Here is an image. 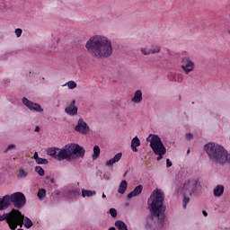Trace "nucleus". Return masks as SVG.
<instances>
[{
  "label": "nucleus",
  "instance_id": "26",
  "mask_svg": "<svg viewBox=\"0 0 230 230\" xmlns=\"http://www.w3.org/2000/svg\"><path fill=\"white\" fill-rule=\"evenodd\" d=\"M100 146H93V161H95V159H98V157H100Z\"/></svg>",
  "mask_w": 230,
  "mask_h": 230
},
{
  "label": "nucleus",
  "instance_id": "13",
  "mask_svg": "<svg viewBox=\"0 0 230 230\" xmlns=\"http://www.w3.org/2000/svg\"><path fill=\"white\" fill-rule=\"evenodd\" d=\"M141 53L142 55H146V56L155 55V53H161V47L157 45H152L148 50H146V49L145 48H142Z\"/></svg>",
  "mask_w": 230,
  "mask_h": 230
},
{
  "label": "nucleus",
  "instance_id": "10",
  "mask_svg": "<svg viewBox=\"0 0 230 230\" xmlns=\"http://www.w3.org/2000/svg\"><path fill=\"white\" fill-rule=\"evenodd\" d=\"M22 102L23 105H25V107H28L30 111H32V112H40V114L44 112V109H42V106H40V104L28 100V98L26 97H23L22 99Z\"/></svg>",
  "mask_w": 230,
  "mask_h": 230
},
{
  "label": "nucleus",
  "instance_id": "20",
  "mask_svg": "<svg viewBox=\"0 0 230 230\" xmlns=\"http://www.w3.org/2000/svg\"><path fill=\"white\" fill-rule=\"evenodd\" d=\"M128 186V182H127V180H123L119 186L118 193H120V195H125Z\"/></svg>",
  "mask_w": 230,
  "mask_h": 230
},
{
  "label": "nucleus",
  "instance_id": "27",
  "mask_svg": "<svg viewBox=\"0 0 230 230\" xmlns=\"http://www.w3.org/2000/svg\"><path fill=\"white\" fill-rule=\"evenodd\" d=\"M28 175V172L24 171V169H20L17 174V179H26Z\"/></svg>",
  "mask_w": 230,
  "mask_h": 230
},
{
  "label": "nucleus",
  "instance_id": "50",
  "mask_svg": "<svg viewBox=\"0 0 230 230\" xmlns=\"http://www.w3.org/2000/svg\"><path fill=\"white\" fill-rule=\"evenodd\" d=\"M195 103V102H192V105Z\"/></svg>",
  "mask_w": 230,
  "mask_h": 230
},
{
  "label": "nucleus",
  "instance_id": "18",
  "mask_svg": "<svg viewBox=\"0 0 230 230\" xmlns=\"http://www.w3.org/2000/svg\"><path fill=\"white\" fill-rule=\"evenodd\" d=\"M65 112L68 114V116H76L78 114V107L68 106L65 109Z\"/></svg>",
  "mask_w": 230,
  "mask_h": 230
},
{
  "label": "nucleus",
  "instance_id": "39",
  "mask_svg": "<svg viewBox=\"0 0 230 230\" xmlns=\"http://www.w3.org/2000/svg\"><path fill=\"white\" fill-rule=\"evenodd\" d=\"M186 137H187V139H189V141H190V139H193V134L188 133V134H186Z\"/></svg>",
  "mask_w": 230,
  "mask_h": 230
},
{
  "label": "nucleus",
  "instance_id": "35",
  "mask_svg": "<svg viewBox=\"0 0 230 230\" xmlns=\"http://www.w3.org/2000/svg\"><path fill=\"white\" fill-rule=\"evenodd\" d=\"M14 33H15L16 37L19 39V37H21V35H22V29H21V28L15 29Z\"/></svg>",
  "mask_w": 230,
  "mask_h": 230
},
{
  "label": "nucleus",
  "instance_id": "47",
  "mask_svg": "<svg viewBox=\"0 0 230 230\" xmlns=\"http://www.w3.org/2000/svg\"><path fill=\"white\" fill-rule=\"evenodd\" d=\"M102 199H107V196L105 195V193H102Z\"/></svg>",
  "mask_w": 230,
  "mask_h": 230
},
{
  "label": "nucleus",
  "instance_id": "19",
  "mask_svg": "<svg viewBox=\"0 0 230 230\" xmlns=\"http://www.w3.org/2000/svg\"><path fill=\"white\" fill-rule=\"evenodd\" d=\"M137 146H141V140H139V137H135L131 140V150L137 152Z\"/></svg>",
  "mask_w": 230,
  "mask_h": 230
},
{
  "label": "nucleus",
  "instance_id": "38",
  "mask_svg": "<svg viewBox=\"0 0 230 230\" xmlns=\"http://www.w3.org/2000/svg\"><path fill=\"white\" fill-rule=\"evenodd\" d=\"M173 164L170 161V158H167L166 159V167L167 168H172V165Z\"/></svg>",
  "mask_w": 230,
  "mask_h": 230
},
{
  "label": "nucleus",
  "instance_id": "52",
  "mask_svg": "<svg viewBox=\"0 0 230 230\" xmlns=\"http://www.w3.org/2000/svg\"><path fill=\"white\" fill-rule=\"evenodd\" d=\"M106 179H107V181H109V177H107Z\"/></svg>",
  "mask_w": 230,
  "mask_h": 230
},
{
  "label": "nucleus",
  "instance_id": "49",
  "mask_svg": "<svg viewBox=\"0 0 230 230\" xmlns=\"http://www.w3.org/2000/svg\"><path fill=\"white\" fill-rule=\"evenodd\" d=\"M127 173H128V171L124 173V177H125V175H127Z\"/></svg>",
  "mask_w": 230,
  "mask_h": 230
},
{
  "label": "nucleus",
  "instance_id": "32",
  "mask_svg": "<svg viewBox=\"0 0 230 230\" xmlns=\"http://www.w3.org/2000/svg\"><path fill=\"white\" fill-rule=\"evenodd\" d=\"M188 204H190V197L183 196V209H186Z\"/></svg>",
  "mask_w": 230,
  "mask_h": 230
},
{
  "label": "nucleus",
  "instance_id": "21",
  "mask_svg": "<svg viewBox=\"0 0 230 230\" xmlns=\"http://www.w3.org/2000/svg\"><path fill=\"white\" fill-rule=\"evenodd\" d=\"M214 197H222L224 195V185H217L213 190Z\"/></svg>",
  "mask_w": 230,
  "mask_h": 230
},
{
  "label": "nucleus",
  "instance_id": "33",
  "mask_svg": "<svg viewBox=\"0 0 230 230\" xmlns=\"http://www.w3.org/2000/svg\"><path fill=\"white\" fill-rule=\"evenodd\" d=\"M68 89H76V84L75 81H69L66 83Z\"/></svg>",
  "mask_w": 230,
  "mask_h": 230
},
{
  "label": "nucleus",
  "instance_id": "22",
  "mask_svg": "<svg viewBox=\"0 0 230 230\" xmlns=\"http://www.w3.org/2000/svg\"><path fill=\"white\" fill-rule=\"evenodd\" d=\"M115 227L119 230H128L127 224L121 220H118L115 222Z\"/></svg>",
  "mask_w": 230,
  "mask_h": 230
},
{
  "label": "nucleus",
  "instance_id": "7",
  "mask_svg": "<svg viewBox=\"0 0 230 230\" xmlns=\"http://www.w3.org/2000/svg\"><path fill=\"white\" fill-rule=\"evenodd\" d=\"M200 183L197 180H189L178 189V193L185 197L187 193H198Z\"/></svg>",
  "mask_w": 230,
  "mask_h": 230
},
{
  "label": "nucleus",
  "instance_id": "37",
  "mask_svg": "<svg viewBox=\"0 0 230 230\" xmlns=\"http://www.w3.org/2000/svg\"><path fill=\"white\" fill-rule=\"evenodd\" d=\"M164 155H166V153H160V154H156V155H158L156 157L157 161H161V159H163V157H164Z\"/></svg>",
  "mask_w": 230,
  "mask_h": 230
},
{
  "label": "nucleus",
  "instance_id": "14",
  "mask_svg": "<svg viewBox=\"0 0 230 230\" xmlns=\"http://www.w3.org/2000/svg\"><path fill=\"white\" fill-rule=\"evenodd\" d=\"M9 206H12L10 195H5L3 198H0V211H4V209H8Z\"/></svg>",
  "mask_w": 230,
  "mask_h": 230
},
{
  "label": "nucleus",
  "instance_id": "42",
  "mask_svg": "<svg viewBox=\"0 0 230 230\" xmlns=\"http://www.w3.org/2000/svg\"><path fill=\"white\" fill-rule=\"evenodd\" d=\"M34 132H40V127L36 126Z\"/></svg>",
  "mask_w": 230,
  "mask_h": 230
},
{
  "label": "nucleus",
  "instance_id": "53",
  "mask_svg": "<svg viewBox=\"0 0 230 230\" xmlns=\"http://www.w3.org/2000/svg\"><path fill=\"white\" fill-rule=\"evenodd\" d=\"M126 206H128V204H126Z\"/></svg>",
  "mask_w": 230,
  "mask_h": 230
},
{
  "label": "nucleus",
  "instance_id": "34",
  "mask_svg": "<svg viewBox=\"0 0 230 230\" xmlns=\"http://www.w3.org/2000/svg\"><path fill=\"white\" fill-rule=\"evenodd\" d=\"M109 213L112 218H116V217H118V211L116 208H110Z\"/></svg>",
  "mask_w": 230,
  "mask_h": 230
},
{
  "label": "nucleus",
  "instance_id": "15",
  "mask_svg": "<svg viewBox=\"0 0 230 230\" xmlns=\"http://www.w3.org/2000/svg\"><path fill=\"white\" fill-rule=\"evenodd\" d=\"M121 157H123V153H118L112 158L106 162L105 166L112 168L114 164H116V163H119Z\"/></svg>",
  "mask_w": 230,
  "mask_h": 230
},
{
  "label": "nucleus",
  "instance_id": "17",
  "mask_svg": "<svg viewBox=\"0 0 230 230\" xmlns=\"http://www.w3.org/2000/svg\"><path fill=\"white\" fill-rule=\"evenodd\" d=\"M131 102H133V103H141V102H143V92H141V90H137Z\"/></svg>",
  "mask_w": 230,
  "mask_h": 230
},
{
  "label": "nucleus",
  "instance_id": "5",
  "mask_svg": "<svg viewBox=\"0 0 230 230\" xmlns=\"http://www.w3.org/2000/svg\"><path fill=\"white\" fill-rule=\"evenodd\" d=\"M7 224L11 230H15L17 227H22L24 224V215L19 208H13L9 212V218Z\"/></svg>",
  "mask_w": 230,
  "mask_h": 230
},
{
  "label": "nucleus",
  "instance_id": "43",
  "mask_svg": "<svg viewBox=\"0 0 230 230\" xmlns=\"http://www.w3.org/2000/svg\"><path fill=\"white\" fill-rule=\"evenodd\" d=\"M54 195H60V190H56L54 191Z\"/></svg>",
  "mask_w": 230,
  "mask_h": 230
},
{
  "label": "nucleus",
  "instance_id": "30",
  "mask_svg": "<svg viewBox=\"0 0 230 230\" xmlns=\"http://www.w3.org/2000/svg\"><path fill=\"white\" fill-rule=\"evenodd\" d=\"M8 218H10V213H4V215H0V222H4L6 220V223L8 224Z\"/></svg>",
  "mask_w": 230,
  "mask_h": 230
},
{
  "label": "nucleus",
  "instance_id": "40",
  "mask_svg": "<svg viewBox=\"0 0 230 230\" xmlns=\"http://www.w3.org/2000/svg\"><path fill=\"white\" fill-rule=\"evenodd\" d=\"M33 158H34V160H35L36 162L38 161V159L40 158V157H39V153H38V152H35V153H34Z\"/></svg>",
  "mask_w": 230,
  "mask_h": 230
},
{
  "label": "nucleus",
  "instance_id": "11",
  "mask_svg": "<svg viewBox=\"0 0 230 230\" xmlns=\"http://www.w3.org/2000/svg\"><path fill=\"white\" fill-rule=\"evenodd\" d=\"M75 132H79V134H83V136H85L89 134L91 128H89V125H87V122L84 120V119L80 118L77 121V125L75 128Z\"/></svg>",
  "mask_w": 230,
  "mask_h": 230
},
{
  "label": "nucleus",
  "instance_id": "48",
  "mask_svg": "<svg viewBox=\"0 0 230 230\" xmlns=\"http://www.w3.org/2000/svg\"><path fill=\"white\" fill-rule=\"evenodd\" d=\"M187 154H190V149L187 150Z\"/></svg>",
  "mask_w": 230,
  "mask_h": 230
},
{
  "label": "nucleus",
  "instance_id": "44",
  "mask_svg": "<svg viewBox=\"0 0 230 230\" xmlns=\"http://www.w3.org/2000/svg\"><path fill=\"white\" fill-rule=\"evenodd\" d=\"M51 184H55V178H50Z\"/></svg>",
  "mask_w": 230,
  "mask_h": 230
},
{
  "label": "nucleus",
  "instance_id": "46",
  "mask_svg": "<svg viewBox=\"0 0 230 230\" xmlns=\"http://www.w3.org/2000/svg\"><path fill=\"white\" fill-rule=\"evenodd\" d=\"M108 230H116V227L111 226V228H109Z\"/></svg>",
  "mask_w": 230,
  "mask_h": 230
},
{
  "label": "nucleus",
  "instance_id": "24",
  "mask_svg": "<svg viewBox=\"0 0 230 230\" xmlns=\"http://www.w3.org/2000/svg\"><path fill=\"white\" fill-rule=\"evenodd\" d=\"M82 197L85 199V197H94L96 195L95 190H87L85 189L82 190Z\"/></svg>",
  "mask_w": 230,
  "mask_h": 230
},
{
  "label": "nucleus",
  "instance_id": "41",
  "mask_svg": "<svg viewBox=\"0 0 230 230\" xmlns=\"http://www.w3.org/2000/svg\"><path fill=\"white\" fill-rule=\"evenodd\" d=\"M75 103H76V101H75V100H73V101L71 102V104L69 105V107H75Z\"/></svg>",
  "mask_w": 230,
  "mask_h": 230
},
{
  "label": "nucleus",
  "instance_id": "9",
  "mask_svg": "<svg viewBox=\"0 0 230 230\" xmlns=\"http://www.w3.org/2000/svg\"><path fill=\"white\" fill-rule=\"evenodd\" d=\"M181 67L186 75H190L195 69V62L190 57L181 58Z\"/></svg>",
  "mask_w": 230,
  "mask_h": 230
},
{
  "label": "nucleus",
  "instance_id": "31",
  "mask_svg": "<svg viewBox=\"0 0 230 230\" xmlns=\"http://www.w3.org/2000/svg\"><path fill=\"white\" fill-rule=\"evenodd\" d=\"M37 164H49V161H48V159H46V158H39L38 160H37Z\"/></svg>",
  "mask_w": 230,
  "mask_h": 230
},
{
  "label": "nucleus",
  "instance_id": "29",
  "mask_svg": "<svg viewBox=\"0 0 230 230\" xmlns=\"http://www.w3.org/2000/svg\"><path fill=\"white\" fill-rule=\"evenodd\" d=\"M37 197H38V199H40V200H42L44 199V197H46L45 189H40L37 193Z\"/></svg>",
  "mask_w": 230,
  "mask_h": 230
},
{
  "label": "nucleus",
  "instance_id": "2",
  "mask_svg": "<svg viewBox=\"0 0 230 230\" xmlns=\"http://www.w3.org/2000/svg\"><path fill=\"white\" fill-rule=\"evenodd\" d=\"M86 51L94 58H109L112 57V41L105 36L91 37L85 43Z\"/></svg>",
  "mask_w": 230,
  "mask_h": 230
},
{
  "label": "nucleus",
  "instance_id": "16",
  "mask_svg": "<svg viewBox=\"0 0 230 230\" xmlns=\"http://www.w3.org/2000/svg\"><path fill=\"white\" fill-rule=\"evenodd\" d=\"M141 193H143V185H138L128 194L127 199H133V197H139Z\"/></svg>",
  "mask_w": 230,
  "mask_h": 230
},
{
  "label": "nucleus",
  "instance_id": "23",
  "mask_svg": "<svg viewBox=\"0 0 230 230\" xmlns=\"http://www.w3.org/2000/svg\"><path fill=\"white\" fill-rule=\"evenodd\" d=\"M23 222V226L26 229H31V227H33V221H31L30 217L24 216Z\"/></svg>",
  "mask_w": 230,
  "mask_h": 230
},
{
  "label": "nucleus",
  "instance_id": "1",
  "mask_svg": "<svg viewBox=\"0 0 230 230\" xmlns=\"http://www.w3.org/2000/svg\"><path fill=\"white\" fill-rule=\"evenodd\" d=\"M150 214L146 217V230H164L166 224V206H164V192L155 190L147 199Z\"/></svg>",
  "mask_w": 230,
  "mask_h": 230
},
{
  "label": "nucleus",
  "instance_id": "45",
  "mask_svg": "<svg viewBox=\"0 0 230 230\" xmlns=\"http://www.w3.org/2000/svg\"><path fill=\"white\" fill-rule=\"evenodd\" d=\"M202 213H203L204 217H208V212L206 210H203Z\"/></svg>",
  "mask_w": 230,
  "mask_h": 230
},
{
  "label": "nucleus",
  "instance_id": "6",
  "mask_svg": "<svg viewBox=\"0 0 230 230\" xmlns=\"http://www.w3.org/2000/svg\"><path fill=\"white\" fill-rule=\"evenodd\" d=\"M146 141L150 143L149 146L155 155L166 154V146H164V144L163 143V140H161L159 135L150 134L146 138Z\"/></svg>",
  "mask_w": 230,
  "mask_h": 230
},
{
  "label": "nucleus",
  "instance_id": "25",
  "mask_svg": "<svg viewBox=\"0 0 230 230\" xmlns=\"http://www.w3.org/2000/svg\"><path fill=\"white\" fill-rule=\"evenodd\" d=\"M183 80H184V75L182 74H174L172 75L173 82H178V84H182Z\"/></svg>",
  "mask_w": 230,
  "mask_h": 230
},
{
  "label": "nucleus",
  "instance_id": "3",
  "mask_svg": "<svg viewBox=\"0 0 230 230\" xmlns=\"http://www.w3.org/2000/svg\"><path fill=\"white\" fill-rule=\"evenodd\" d=\"M47 154L57 161H76L85 157V149L78 144L71 143L62 148L49 147Z\"/></svg>",
  "mask_w": 230,
  "mask_h": 230
},
{
  "label": "nucleus",
  "instance_id": "12",
  "mask_svg": "<svg viewBox=\"0 0 230 230\" xmlns=\"http://www.w3.org/2000/svg\"><path fill=\"white\" fill-rule=\"evenodd\" d=\"M80 197V189H74L66 191V199L69 202H75V200H78Z\"/></svg>",
  "mask_w": 230,
  "mask_h": 230
},
{
  "label": "nucleus",
  "instance_id": "36",
  "mask_svg": "<svg viewBox=\"0 0 230 230\" xmlns=\"http://www.w3.org/2000/svg\"><path fill=\"white\" fill-rule=\"evenodd\" d=\"M15 148H16V146H15V145H13V144L9 145V146H7V148L5 149V152H10V150H13V149H15Z\"/></svg>",
  "mask_w": 230,
  "mask_h": 230
},
{
  "label": "nucleus",
  "instance_id": "4",
  "mask_svg": "<svg viewBox=\"0 0 230 230\" xmlns=\"http://www.w3.org/2000/svg\"><path fill=\"white\" fill-rule=\"evenodd\" d=\"M204 150L208 156V159L216 164H227L230 163V154L224 146L215 143L209 142L204 146Z\"/></svg>",
  "mask_w": 230,
  "mask_h": 230
},
{
  "label": "nucleus",
  "instance_id": "8",
  "mask_svg": "<svg viewBox=\"0 0 230 230\" xmlns=\"http://www.w3.org/2000/svg\"><path fill=\"white\" fill-rule=\"evenodd\" d=\"M9 198L16 209H22L26 206V196L22 192H14Z\"/></svg>",
  "mask_w": 230,
  "mask_h": 230
},
{
  "label": "nucleus",
  "instance_id": "51",
  "mask_svg": "<svg viewBox=\"0 0 230 230\" xmlns=\"http://www.w3.org/2000/svg\"><path fill=\"white\" fill-rule=\"evenodd\" d=\"M106 179H107V181H109V177H107Z\"/></svg>",
  "mask_w": 230,
  "mask_h": 230
},
{
  "label": "nucleus",
  "instance_id": "28",
  "mask_svg": "<svg viewBox=\"0 0 230 230\" xmlns=\"http://www.w3.org/2000/svg\"><path fill=\"white\" fill-rule=\"evenodd\" d=\"M35 172L36 173H38L40 175V177H44L46 172L44 171V169L41 166L37 165L35 167Z\"/></svg>",
  "mask_w": 230,
  "mask_h": 230
}]
</instances>
